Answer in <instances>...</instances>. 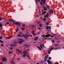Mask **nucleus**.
<instances>
[{
    "mask_svg": "<svg viewBox=\"0 0 64 64\" xmlns=\"http://www.w3.org/2000/svg\"><path fill=\"white\" fill-rule=\"evenodd\" d=\"M28 53L27 50H25L23 54H24L23 55V57H25V56L27 55L26 54H27Z\"/></svg>",
    "mask_w": 64,
    "mask_h": 64,
    "instance_id": "nucleus-1",
    "label": "nucleus"
},
{
    "mask_svg": "<svg viewBox=\"0 0 64 64\" xmlns=\"http://www.w3.org/2000/svg\"><path fill=\"white\" fill-rule=\"evenodd\" d=\"M25 42V41L24 40H22L21 39V38L19 39H18V43H20V44H21V43H22V42Z\"/></svg>",
    "mask_w": 64,
    "mask_h": 64,
    "instance_id": "nucleus-2",
    "label": "nucleus"
},
{
    "mask_svg": "<svg viewBox=\"0 0 64 64\" xmlns=\"http://www.w3.org/2000/svg\"><path fill=\"white\" fill-rule=\"evenodd\" d=\"M46 2L45 1V0H41L40 4L41 5H42V4H43L44 3H45Z\"/></svg>",
    "mask_w": 64,
    "mask_h": 64,
    "instance_id": "nucleus-3",
    "label": "nucleus"
},
{
    "mask_svg": "<svg viewBox=\"0 0 64 64\" xmlns=\"http://www.w3.org/2000/svg\"><path fill=\"white\" fill-rule=\"evenodd\" d=\"M24 46L26 47V48H29L30 47V46L28 45L25 44Z\"/></svg>",
    "mask_w": 64,
    "mask_h": 64,
    "instance_id": "nucleus-4",
    "label": "nucleus"
},
{
    "mask_svg": "<svg viewBox=\"0 0 64 64\" xmlns=\"http://www.w3.org/2000/svg\"><path fill=\"white\" fill-rule=\"evenodd\" d=\"M16 50L18 52V53H20V54H21V53H22V52L19 49H17Z\"/></svg>",
    "mask_w": 64,
    "mask_h": 64,
    "instance_id": "nucleus-5",
    "label": "nucleus"
},
{
    "mask_svg": "<svg viewBox=\"0 0 64 64\" xmlns=\"http://www.w3.org/2000/svg\"><path fill=\"white\" fill-rule=\"evenodd\" d=\"M3 61H5V62H6L7 60V59L6 58H4L2 59Z\"/></svg>",
    "mask_w": 64,
    "mask_h": 64,
    "instance_id": "nucleus-6",
    "label": "nucleus"
},
{
    "mask_svg": "<svg viewBox=\"0 0 64 64\" xmlns=\"http://www.w3.org/2000/svg\"><path fill=\"white\" fill-rule=\"evenodd\" d=\"M19 23H20V22H14V24H16V25H19Z\"/></svg>",
    "mask_w": 64,
    "mask_h": 64,
    "instance_id": "nucleus-7",
    "label": "nucleus"
},
{
    "mask_svg": "<svg viewBox=\"0 0 64 64\" xmlns=\"http://www.w3.org/2000/svg\"><path fill=\"white\" fill-rule=\"evenodd\" d=\"M47 62L49 64H52V62H51V61L49 60H47Z\"/></svg>",
    "mask_w": 64,
    "mask_h": 64,
    "instance_id": "nucleus-8",
    "label": "nucleus"
},
{
    "mask_svg": "<svg viewBox=\"0 0 64 64\" xmlns=\"http://www.w3.org/2000/svg\"><path fill=\"white\" fill-rule=\"evenodd\" d=\"M32 33L33 35H35V33L34 32V30H32Z\"/></svg>",
    "mask_w": 64,
    "mask_h": 64,
    "instance_id": "nucleus-9",
    "label": "nucleus"
},
{
    "mask_svg": "<svg viewBox=\"0 0 64 64\" xmlns=\"http://www.w3.org/2000/svg\"><path fill=\"white\" fill-rule=\"evenodd\" d=\"M47 15H45L44 16V18H47V17H48V16L49 15V14H48V13L47 14Z\"/></svg>",
    "mask_w": 64,
    "mask_h": 64,
    "instance_id": "nucleus-10",
    "label": "nucleus"
},
{
    "mask_svg": "<svg viewBox=\"0 0 64 64\" xmlns=\"http://www.w3.org/2000/svg\"><path fill=\"white\" fill-rule=\"evenodd\" d=\"M10 46H17V44H11Z\"/></svg>",
    "mask_w": 64,
    "mask_h": 64,
    "instance_id": "nucleus-11",
    "label": "nucleus"
},
{
    "mask_svg": "<svg viewBox=\"0 0 64 64\" xmlns=\"http://www.w3.org/2000/svg\"><path fill=\"white\" fill-rule=\"evenodd\" d=\"M49 36H51V34H48L46 36V37H49Z\"/></svg>",
    "mask_w": 64,
    "mask_h": 64,
    "instance_id": "nucleus-12",
    "label": "nucleus"
},
{
    "mask_svg": "<svg viewBox=\"0 0 64 64\" xmlns=\"http://www.w3.org/2000/svg\"><path fill=\"white\" fill-rule=\"evenodd\" d=\"M34 40H35V41H36V40H37L38 39V37H36L34 38Z\"/></svg>",
    "mask_w": 64,
    "mask_h": 64,
    "instance_id": "nucleus-13",
    "label": "nucleus"
},
{
    "mask_svg": "<svg viewBox=\"0 0 64 64\" xmlns=\"http://www.w3.org/2000/svg\"><path fill=\"white\" fill-rule=\"evenodd\" d=\"M10 63L12 64H15V62L13 61H12L10 62Z\"/></svg>",
    "mask_w": 64,
    "mask_h": 64,
    "instance_id": "nucleus-14",
    "label": "nucleus"
},
{
    "mask_svg": "<svg viewBox=\"0 0 64 64\" xmlns=\"http://www.w3.org/2000/svg\"><path fill=\"white\" fill-rule=\"evenodd\" d=\"M25 34H26V37H29V36H31L30 34H25Z\"/></svg>",
    "mask_w": 64,
    "mask_h": 64,
    "instance_id": "nucleus-15",
    "label": "nucleus"
},
{
    "mask_svg": "<svg viewBox=\"0 0 64 64\" xmlns=\"http://www.w3.org/2000/svg\"><path fill=\"white\" fill-rule=\"evenodd\" d=\"M22 37H24L26 39H27V37H26V36L24 35H22Z\"/></svg>",
    "mask_w": 64,
    "mask_h": 64,
    "instance_id": "nucleus-16",
    "label": "nucleus"
},
{
    "mask_svg": "<svg viewBox=\"0 0 64 64\" xmlns=\"http://www.w3.org/2000/svg\"><path fill=\"white\" fill-rule=\"evenodd\" d=\"M37 48L39 49L40 50H42V48H40V47H39L38 46L37 47Z\"/></svg>",
    "mask_w": 64,
    "mask_h": 64,
    "instance_id": "nucleus-17",
    "label": "nucleus"
},
{
    "mask_svg": "<svg viewBox=\"0 0 64 64\" xmlns=\"http://www.w3.org/2000/svg\"><path fill=\"white\" fill-rule=\"evenodd\" d=\"M17 36L18 37H22V35H21L20 34H18V35H17Z\"/></svg>",
    "mask_w": 64,
    "mask_h": 64,
    "instance_id": "nucleus-18",
    "label": "nucleus"
},
{
    "mask_svg": "<svg viewBox=\"0 0 64 64\" xmlns=\"http://www.w3.org/2000/svg\"><path fill=\"white\" fill-rule=\"evenodd\" d=\"M48 58V55H46L45 57V58H45L46 59L47 58Z\"/></svg>",
    "mask_w": 64,
    "mask_h": 64,
    "instance_id": "nucleus-19",
    "label": "nucleus"
},
{
    "mask_svg": "<svg viewBox=\"0 0 64 64\" xmlns=\"http://www.w3.org/2000/svg\"><path fill=\"white\" fill-rule=\"evenodd\" d=\"M46 7H47L48 9H49L50 8V6L47 4H46Z\"/></svg>",
    "mask_w": 64,
    "mask_h": 64,
    "instance_id": "nucleus-20",
    "label": "nucleus"
},
{
    "mask_svg": "<svg viewBox=\"0 0 64 64\" xmlns=\"http://www.w3.org/2000/svg\"><path fill=\"white\" fill-rule=\"evenodd\" d=\"M5 37L7 39H9V38H11V36H10L9 37Z\"/></svg>",
    "mask_w": 64,
    "mask_h": 64,
    "instance_id": "nucleus-21",
    "label": "nucleus"
},
{
    "mask_svg": "<svg viewBox=\"0 0 64 64\" xmlns=\"http://www.w3.org/2000/svg\"><path fill=\"white\" fill-rule=\"evenodd\" d=\"M42 44H41L40 45V47L42 49H43V47L42 46Z\"/></svg>",
    "mask_w": 64,
    "mask_h": 64,
    "instance_id": "nucleus-22",
    "label": "nucleus"
},
{
    "mask_svg": "<svg viewBox=\"0 0 64 64\" xmlns=\"http://www.w3.org/2000/svg\"><path fill=\"white\" fill-rule=\"evenodd\" d=\"M46 13V12H42V15H44V14H45V13Z\"/></svg>",
    "mask_w": 64,
    "mask_h": 64,
    "instance_id": "nucleus-23",
    "label": "nucleus"
},
{
    "mask_svg": "<svg viewBox=\"0 0 64 64\" xmlns=\"http://www.w3.org/2000/svg\"><path fill=\"white\" fill-rule=\"evenodd\" d=\"M49 12L51 13H53V11H52V10H50Z\"/></svg>",
    "mask_w": 64,
    "mask_h": 64,
    "instance_id": "nucleus-24",
    "label": "nucleus"
},
{
    "mask_svg": "<svg viewBox=\"0 0 64 64\" xmlns=\"http://www.w3.org/2000/svg\"><path fill=\"white\" fill-rule=\"evenodd\" d=\"M2 38H3V36H0V39L1 40H2Z\"/></svg>",
    "mask_w": 64,
    "mask_h": 64,
    "instance_id": "nucleus-25",
    "label": "nucleus"
},
{
    "mask_svg": "<svg viewBox=\"0 0 64 64\" xmlns=\"http://www.w3.org/2000/svg\"><path fill=\"white\" fill-rule=\"evenodd\" d=\"M51 50H50L48 51V54H50V52H51Z\"/></svg>",
    "mask_w": 64,
    "mask_h": 64,
    "instance_id": "nucleus-26",
    "label": "nucleus"
},
{
    "mask_svg": "<svg viewBox=\"0 0 64 64\" xmlns=\"http://www.w3.org/2000/svg\"><path fill=\"white\" fill-rule=\"evenodd\" d=\"M36 3H38V2H39V1H40V0H36Z\"/></svg>",
    "mask_w": 64,
    "mask_h": 64,
    "instance_id": "nucleus-27",
    "label": "nucleus"
},
{
    "mask_svg": "<svg viewBox=\"0 0 64 64\" xmlns=\"http://www.w3.org/2000/svg\"><path fill=\"white\" fill-rule=\"evenodd\" d=\"M2 26V23H0V27H1Z\"/></svg>",
    "mask_w": 64,
    "mask_h": 64,
    "instance_id": "nucleus-28",
    "label": "nucleus"
},
{
    "mask_svg": "<svg viewBox=\"0 0 64 64\" xmlns=\"http://www.w3.org/2000/svg\"><path fill=\"white\" fill-rule=\"evenodd\" d=\"M40 33H41V32H39L36 33V34H37V35H39V34H40Z\"/></svg>",
    "mask_w": 64,
    "mask_h": 64,
    "instance_id": "nucleus-29",
    "label": "nucleus"
},
{
    "mask_svg": "<svg viewBox=\"0 0 64 64\" xmlns=\"http://www.w3.org/2000/svg\"><path fill=\"white\" fill-rule=\"evenodd\" d=\"M46 60L47 59L46 58H44V62H45L46 61Z\"/></svg>",
    "mask_w": 64,
    "mask_h": 64,
    "instance_id": "nucleus-30",
    "label": "nucleus"
},
{
    "mask_svg": "<svg viewBox=\"0 0 64 64\" xmlns=\"http://www.w3.org/2000/svg\"><path fill=\"white\" fill-rule=\"evenodd\" d=\"M46 28L47 29H49V26H46Z\"/></svg>",
    "mask_w": 64,
    "mask_h": 64,
    "instance_id": "nucleus-31",
    "label": "nucleus"
},
{
    "mask_svg": "<svg viewBox=\"0 0 64 64\" xmlns=\"http://www.w3.org/2000/svg\"><path fill=\"white\" fill-rule=\"evenodd\" d=\"M44 10H46V7H45L44 6Z\"/></svg>",
    "mask_w": 64,
    "mask_h": 64,
    "instance_id": "nucleus-32",
    "label": "nucleus"
},
{
    "mask_svg": "<svg viewBox=\"0 0 64 64\" xmlns=\"http://www.w3.org/2000/svg\"><path fill=\"white\" fill-rule=\"evenodd\" d=\"M17 59L18 60H21V59L20 58H18Z\"/></svg>",
    "mask_w": 64,
    "mask_h": 64,
    "instance_id": "nucleus-33",
    "label": "nucleus"
},
{
    "mask_svg": "<svg viewBox=\"0 0 64 64\" xmlns=\"http://www.w3.org/2000/svg\"><path fill=\"white\" fill-rule=\"evenodd\" d=\"M48 24H49V22H46V25H48Z\"/></svg>",
    "mask_w": 64,
    "mask_h": 64,
    "instance_id": "nucleus-34",
    "label": "nucleus"
},
{
    "mask_svg": "<svg viewBox=\"0 0 64 64\" xmlns=\"http://www.w3.org/2000/svg\"><path fill=\"white\" fill-rule=\"evenodd\" d=\"M21 28L22 29V30H24V29H25V28Z\"/></svg>",
    "mask_w": 64,
    "mask_h": 64,
    "instance_id": "nucleus-35",
    "label": "nucleus"
},
{
    "mask_svg": "<svg viewBox=\"0 0 64 64\" xmlns=\"http://www.w3.org/2000/svg\"><path fill=\"white\" fill-rule=\"evenodd\" d=\"M19 34H21V35H22V32H19Z\"/></svg>",
    "mask_w": 64,
    "mask_h": 64,
    "instance_id": "nucleus-36",
    "label": "nucleus"
},
{
    "mask_svg": "<svg viewBox=\"0 0 64 64\" xmlns=\"http://www.w3.org/2000/svg\"><path fill=\"white\" fill-rule=\"evenodd\" d=\"M54 48V47L52 48H51V49L50 50H51H51H53V49Z\"/></svg>",
    "mask_w": 64,
    "mask_h": 64,
    "instance_id": "nucleus-37",
    "label": "nucleus"
},
{
    "mask_svg": "<svg viewBox=\"0 0 64 64\" xmlns=\"http://www.w3.org/2000/svg\"><path fill=\"white\" fill-rule=\"evenodd\" d=\"M0 42L1 43H3V41L2 40H0Z\"/></svg>",
    "mask_w": 64,
    "mask_h": 64,
    "instance_id": "nucleus-38",
    "label": "nucleus"
},
{
    "mask_svg": "<svg viewBox=\"0 0 64 64\" xmlns=\"http://www.w3.org/2000/svg\"><path fill=\"white\" fill-rule=\"evenodd\" d=\"M42 24H39V26H40V27H41L42 26Z\"/></svg>",
    "mask_w": 64,
    "mask_h": 64,
    "instance_id": "nucleus-39",
    "label": "nucleus"
},
{
    "mask_svg": "<svg viewBox=\"0 0 64 64\" xmlns=\"http://www.w3.org/2000/svg\"><path fill=\"white\" fill-rule=\"evenodd\" d=\"M9 54H11V53H12V52H11L10 51V52H9Z\"/></svg>",
    "mask_w": 64,
    "mask_h": 64,
    "instance_id": "nucleus-40",
    "label": "nucleus"
},
{
    "mask_svg": "<svg viewBox=\"0 0 64 64\" xmlns=\"http://www.w3.org/2000/svg\"><path fill=\"white\" fill-rule=\"evenodd\" d=\"M48 58V59H49L50 60L51 59V57H49Z\"/></svg>",
    "mask_w": 64,
    "mask_h": 64,
    "instance_id": "nucleus-41",
    "label": "nucleus"
},
{
    "mask_svg": "<svg viewBox=\"0 0 64 64\" xmlns=\"http://www.w3.org/2000/svg\"><path fill=\"white\" fill-rule=\"evenodd\" d=\"M44 21L45 22L46 21V19L45 18H44Z\"/></svg>",
    "mask_w": 64,
    "mask_h": 64,
    "instance_id": "nucleus-42",
    "label": "nucleus"
},
{
    "mask_svg": "<svg viewBox=\"0 0 64 64\" xmlns=\"http://www.w3.org/2000/svg\"><path fill=\"white\" fill-rule=\"evenodd\" d=\"M54 50H57V48H55L54 49Z\"/></svg>",
    "mask_w": 64,
    "mask_h": 64,
    "instance_id": "nucleus-43",
    "label": "nucleus"
},
{
    "mask_svg": "<svg viewBox=\"0 0 64 64\" xmlns=\"http://www.w3.org/2000/svg\"><path fill=\"white\" fill-rule=\"evenodd\" d=\"M6 24H7L8 25L9 24V23L8 22H6Z\"/></svg>",
    "mask_w": 64,
    "mask_h": 64,
    "instance_id": "nucleus-44",
    "label": "nucleus"
},
{
    "mask_svg": "<svg viewBox=\"0 0 64 64\" xmlns=\"http://www.w3.org/2000/svg\"><path fill=\"white\" fill-rule=\"evenodd\" d=\"M22 26H24H24H25V24H22Z\"/></svg>",
    "mask_w": 64,
    "mask_h": 64,
    "instance_id": "nucleus-45",
    "label": "nucleus"
},
{
    "mask_svg": "<svg viewBox=\"0 0 64 64\" xmlns=\"http://www.w3.org/2000/svg\"><path fill=\"white\" fill-rule=\"evenodd\" d=\"M17 31H18V28H16V32H17Z\"/></svg>",
    "mask_w": 64,
    "mask_h": 64,
    "instance_id": "nucleus-46",
    "label": "nucleus"
},
{
    "mask_svg": "<svg viewBox=\"0 0 64 64\" xmlns=\"http://www.w3.org/2000/svg\"><path fill=\"white\" fill-rule=\"evenodd\" d=\"M49 29H50H50H51V26H49Z\"/></svg>",
    "mask_w": 64,
    "mask_h": 64,
    "instance_id": "nucleus-47",
    "label": "nucleus"
},
{
    "mask_svg": "<svg viewBox=\"0 0 64 64\" xmlns=\"http://www.w3.org/2000/svg\"><path fill=\"white\" fill-rule=\"evenodd\" d=\"M52 41L53 43H54V40H52Z\"/></svg>",
    "mask_w": 64,
    "mask_h": 64,
    "instance_id": "nucleus-48",
    "label": "nucleus"
},
{
    "mask_svg": "<svg viewBox=\"0 0 64 64\" xmlns=\"http://www.w3.org/2000/svg\"><path fill=\"white\" fill-rule=\"evenodd\" d=\"M38 29H39V30H40L41 29V28H40V27H38Z\"/></svg>",
    "mask_w": 64,
    "mask_h": 64,
    "instance_id": "nucleus-49",
    "label": "nucleus"
},
{
    "mask_svg": "<svg viewBox=\"0 0 64 64\" xmlns=\"http://www.w3.org/2000/svg\"><path fill=\"white\" fill-rule=\"evenodd\" d=\"M12 22H14L15 21H14L13 20H12Z\"/></svg>",
    "mask_w": 64,
    "mask_h": 64,
    "instance_id": "nucleus-50",
    "label": "nucleus"
},
{
    "mask_svg": "<svg viewBox=\"0 0 64 64\" xmlns=\"http://www.w3.org/2000/svg\"><path fill=\"white\" fill-rule=\"evenodd\" d=\"M9 20L10 21H12V19H10Z\"/></svg>",
    "mask_w": 64,
    "mask_h": 64,
    "instance_id": "nucleus-51",
    "label": "nucleus"
},
{
    "mask_svg": "<svg viewBox=\"0 0 64 64\" xmlns=\"http://www.w3.org/2000/svg\"><path fill=\"white\" fill-rule=\"evenodd\" d=\"M1 46H3V44H1Z\"/></svg>",
    "mask_w": 64,
    "mask_h": 64,
    "instance_id": "nucleus-52",
    "label": "nucleus"
},
{
    "mask_svg": "<svg viewBox=\"0 0 64 64\" xmlns=\"http://www.w3.org/2000/svg\"><path fill=\"white\" fill-rule=\"evenodd\" d=\"M42 46L43 47H44V45L43 44L42 45Z\"/></svg>",
    "mask_w": 64,
    "mask_h": 64,
    "instance_id": "nucleus-53",
    "label": "nucleus"
},
{
    "mask_svg": "<svg viewBox=\"0 0 64 64\" xmlns=\"http://www.w3.org/2000/svg\"><path fill=\"white\" fill-rule=\"evenodd\" d=\"M54 38L56 39H57V38L56 37H54Z\"/></svg>",
    "mask_w": 64,
    "mask_h": 64,
    "instance_id": "nucleus-54",
    "label": "nucleus"
},
{
    "mask_svg": "<svg viewBox=\"0 0 64 64\" xmlns=\"http://www.w3.org/2000/svg\"><path fill=\"white\" fill-rule=\"evenodd\" d=\"M59 63H56L55 64H58Z\"/></svg>",
    "mask_w": 64,
    "mask_h": 64,
    "instance_id": "nucleus-55",
    "label": "nucleus"
},
{
    "mask_svg": "<svg viewBox=\"0 0 64 64\" xmlns=\"http://www.w3.org/2000/svg\"><path fill=\"white\" fill-rule=\"evenodd\" d=\"M39 14H40V11H39Z\"/></svg>",
    "mask_w": 64,
    "mask_h": 64,
    "instance_id": "nucleus-56",
    "label": "nucleus"
},
{
    "mask_svg": "<svg viewBox=\"0 0 64 64\" xmlns=\"http://www.w3.org/2000/svg\"><path fill=\"white\" fill-rule=\"evenodd\" d=\"M10 49H13V48H10Z\"/></svg>",
    "mask_w": 64,
    "mask_h": 64,
    "instance_id": "nucleus-57",
    "label": "nucleus"
},
{
    "mask_svg": "<svg viewBox=\"0 0 64 64\" xmlns=\"http://www.w3.org/2000/svg\"><path fill=\"white\" fill-rule=\"evenodd\" d=\"M37 23L38 24H39V22H37Z\"/></svg>",
    "mask_w": 64,
    "mask_h": 64,
    "instance_id": "nucleus-58",
    "label": "nucleus"
},
{
    "mask_svg": "<svg viewBox=\"0 0 64 64\" xmlns=\"http://www.w3.org/2000/svg\"><path fill=\"white\" fill-rule=\"evenodd\" d=\"M55 46L56 47V46H57V45H56V44L55 45Z\"/></svg>",
    "mask_w": 64,
    "mask_h": 64,
    "instance_id": "nucleus-59",
    "label": "nucleus"
},
{
    "mask_svg": "<svg viewBox=\"0 0 64 64\" xmlns=\"http://www.w3.org/2000/svg\"><path fill=\"white\" fill-rule=\"evenodd\" d=\"M2 20V19L1 18H0V21H1Z\"/></svg>",
    "mask_w": 64,
    "mask_h": 64,
    "instance_id": "nucleus-60",
    "label": "nucleus"
},
{
    "mask_svg": "<svg viewBox=\"0 0 64 64\" xmlns=\"http://www.w3.org/2000/svg\"><path fill=\"white\" fill-rule=\"evenodd\" d=\"M58 43H59L60 42V41H58Z\"/></svg>",
    "mask_w": 64,
    "mask_h": 64,
    "instance_id": "nucleus-61",
    "label": "nucleus"
},
{
    "mask_svg": "<svg viewBox=\"0 0 64 64\" xmlns=\"http://www.w3.org/2000/svg\"><path fill=\"white\" fill-rule=\"evenodd\" d=\"M0 64H2V62H1V63H0Z\"/></svg>",
    "mask_w": 64,
    "mask_h": 64,
    "instance_id": "nucleus-62",
    "label": "nucleus"
},
{
    "mask_svg": "<svg viewBox=\"0 0 64 64\" xmlns=\"http://www.w3.org/2000/svg\"><path fill=\"white\" fill-rule=\"evenodd\" d=\"M63 49H64V46L63 47Z\"/></svg>",
    "mask_w": 64,
    "mask_h": 64,
    "instance_id": "nucleus-63",
    "label": "nucleus"
},
{
    "mask_svg": "<svg viewBox=\"0 0 64 64\" xmlns=\"http://www.w3.org/2000/svg\"><path fill=\"white\" fill-rule=\"evenodd\" d=\"M37 64H39V63H37Z\"/></svg>",
    "mask_w": 64,
    "mask_h": 64,
    "instance_id": "nucleus-64",
    "label": "nucleus"
}]
</instances>
